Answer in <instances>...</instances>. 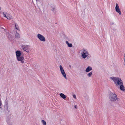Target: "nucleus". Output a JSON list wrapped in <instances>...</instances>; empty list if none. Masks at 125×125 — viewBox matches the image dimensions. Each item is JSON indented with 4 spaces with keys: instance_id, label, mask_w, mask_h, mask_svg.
Here are the masks:
<instances>
[{
    "instance_id": "a211bd4d",
    "label": "nucleus",
    "mask_w": 125,
    "mask_h": 125,
    "mask_svg": "<svg viewBox=\"0 0 125 125\" xmlns=\"http://www.w3.org/2000/svg\"><path fill=\"white\" fill-rule=\"evenodd\" d=\"M51 10L54 13H56L55 9V8H53L52 9H51Z\"/></svg>"
},
{
    "instance_id": "9b49d317",
    "label": "nucleus",
    "mask_w": 125,
    "mask_h": 125,
    "mask_svg": "<svg viewBox=\"0 0 125 125\" xmlns=\"http://www.w3.org/2000/svg\"><path fill=\"white\" fill-rule=\"evenodd\" d=\"M92 70V67L90 66H88L86 69L85 72H88L90 71H91Z\"/></svg>"
},
{
    "instance_id": "7ed1b4c3",
    "label": "nucleus",
    "mask_w": 125,
    "mask_h": 125,
    "mask_svg": "<svg viewBox=\"0 0 125 125\" xmlns=\"http://www.w3.org/2000/svg\"><path fill=\"white\" fill-rule=\"evenodd\" d=\"M110 79L113 81L114 83L117 86H119L123 84V81L119 77H110Z\"/></svg>"
},
{
    "instance_id": "ddd939ff",
    "label": "nucleus",
    "mask_w": 125,
    "mask_h": 125,
    "mask_svg": "<svg viewBox=\"0 0 125 125\" xmlns=\"http://www.w3.org/2000/svg\"><path fill=\"white\" fill-rule=\"evenodd\" d=\"M66 44L68 46L70 47H72L73 46V45L72 43H69L67 41L65 42Z\"/></svg>"
},
{
    "instance_id": "6ab92c4d",
    "label": "nucleus",
    "mask_w": 125,
    "mask_h": 125,
    "mask_svg": "<svg viewBox=\"0 0 125 125\" xmlns=\"http://www.w3.org/2000/svg\"><path fill=\"white\" fill-rule=\"evenodd\" d=\"M41 122L43 124V125H46V123L44 120H42Z\"/></svg>"
},
{
    "instance_id": "2eb2a0df",
    "label": "nucleus",
    "mask_w": 125,
    "mask_h": 125,
    "mask_svg": "<svg viewBox=\"0 0 125 125\" xmlns=\"http://www.w3.org/2000/svg\"><path fill=\"white\" fill-rule=\"evenodd\" d=\"M15 36L16 38H19L20 37V35L19 34L16 32L15 34Z\"/></svg>"
},
{
    "instance_id": "423d86ee",
    "label": "nucleus",
    "mask_w": 125,
    "mask_h": 125,
    "mask_svg": "<svg viewBox=\"0 0 125 125\" xmlns=\"http://www.w3.org/2000/svg\"><path fill=\"white\" fill-rule=\"evenodd\" d=\"M18 62H20L21 63H24V57L22 56H21L16 58Z\"/></svg>"
},
{
    "instance_id": "39448f33",
    "label": "nucleus",
    "mask_w": 125,
    "mask_h": 125,
    "mask_svg": "<svg viewBox=\"0 0 125 125\" xmlns=\"http://www.w3.org/2000/svg\"><path fill=\"white\" fill-rule=\"evenodd\" d=\"M37 37L42 42H44L46 41L45 37L40 34L38 33L37 34Z\"/></svg>"
},
{
    "instance_id": "4468645a",
    "label": "nucleus",
    "mask_w": 125,
    "mask_h": 125,
    "mask_svg": "<svg viewBox=\"0 0 125 125\" xmlns=\"http://www.w3.org/2000/svg\"><path fill=\"white\" fill-rule=\"evenodd\" d=\"M60 96L63 99H65L66 98V96L63 93H61L60 94Z\"/></svg>"
},
{
    "instance_id": "cd10ccee",
    "label": "nucleus",
    "mask_w": 125,
    "mask_h": 125,
    "mask_svg": "<svg viewBox=\"0 0 125 125\" xmlns=\"http://www.w3.org/2000/svg\"><path fill=\"white\" fill-rule=\"evenodd\" d=\"M36 1H38V0H36Z\"/></svg>"
},
{
    "instance_id": "4be33fe9",
    "label": "nucleus",
    "mask_w": 125,
    "mask_h": 125,
    "mask_svg": "<svg viewBox=\"0 0 125 125\" xmlns=\"http://www.w3.org/2000/svg\"><path fill=\"white\" fill-rule=\"evenodd\" d=\"M2 105V102L1 100H0V109H1V105Z\"/></svg>"
},
{
    "instance_id": "b1692460",
    "label": "nucleus",
    "mask_w": 125,
    "mask_h": 125,
    "mask_svg": "<svg viewBox=\"0 0 125 125\" xmlns=\"http://www.w3.org/2000/svg\"><path fill=\"white\" fill-rule=\"evenodd\" d=\"M77 106L76 105H75L74 106V108L76 109H77Z\"/></svg>"
},
{
    "instance_id": "1a4fd4ad",
    "label": "nucleus",
    "mask_w": 125,
    "mask_h": 125,
    "mask_svg": "<svg viewBox=\"0 0 125 125\" xmlns=\"http://www.w3.org/2000/svg\"><path fill=\"white\" fill-rule=\"evenodd\" d=\"M21 53L20 51H17L16 52V58L21 56Z\"/></svg>"
},
{
    "instance_id": "f03ea898",
    "label": "nucleus",
    "mask_w": 125,
    "mask_h": 125,
    "mask_svg": "<svg viewBox=\"0 0 125 125\" xmlns=\"http://www.w3.org/2000/svg\"><path fill=\"white\" fill-rule=\"evenodd\" d=\"M109 100L111 102H115L116 101H119V99L114 93L110 92L109 94Z\"/></svg>"
},
{
    "instance_id": "dca6fc26",
    "label": "nucleus",
    "mask_w": 125,
    "mask_h": 125,
    "mask_svg": "<svg viewBox=\"0 0 125 125\" xmlns=\"http://www.w3.org/2000/svg\"><path fill=\"white\" fill-rule=\"evenodd\" d=\"M15 28L16 29H17L18 30H19V26H18V24L16 23L15 24Z\"/></svg>"
},
{
    "instance_id": "393cba45",
    "label": "nucleus",
    "mask_w": 125,
    "mask_h": 125,
    "mask_svg": "<svg viewBox=\"0 0 125 125\" xmlns=\"http://www.w3.org/2000/svg\"><path fill=\"white\" fill-rule=\"evenodd\" d=\"M124 61L125 62L124 63V65L125 67V54H124Z\"/></svg>"
},
{
    "instance_id": "20e7f679",
    "label": "nucleus",
    "mask_w": 125,
    "mask_h": 125,
    "mask_svg": "<svg viewBox=\"0 0 125 125\" xmlns=\"http://www.w3.org/2000/svg\"><path fill=\"white\" fill-rule=\"evenodd\" d=\"M59 68L61 74L63 75V77L65 78V79H67V77L65 73V72L64 71L62 65H60V66Z\"/></svg>"
},
{
    "instance_id": "f257e3e1",
    "label": "nucleus",
    "mask_w": 125,
    "mask_h": 125,
    "mask_svg": "<svg viewBox=\"0 0 125 125\" xmlns=\"http://www.w3.org/2000/svg\"><path fill=\"white\" fill-rule=\"evenodd\" d=\"M79 55L84 59L88 58L89 55V52L86 49H82L79 52Z\"/></svg>"
},
{
    "instance_id": "f3484780",
    "label": "nucleus",
    "mask_w": 125,
    "mask_h": 125,
    "mask_svg": "<svg viewBox=\"0 0 125 125\" xmlns=\"http://www.w3.org/2000/svg\"><path fill=\"white\" fill-rule=\"evenodd\" d=\"M92 72H90L88 73L87 74V76L89 77H90L92 75Z\"/></svg>"
},
{
    "instance_id": "bb28decb",
    "label": "nucleus",
    "mask_w": 125,
    "mask_h": 125,
    "mask_svg": "<svg viewBox=\"0 0 125 125\" xmlns=\"http://www.w3.org/2000/svg\"><path fill=\"white\" fill-rule=\"evenodd\" d=\"M70 66V67H71V65H70V66Z\"/></svg>"
},
{
    "instance_id": "f8f14e48",
    "label": "nucleus",
    "mask_w": 125,
    "mask_h": 125,
    "mask_svg": "<svg viewBox=\"0 0 125 125\" xmlns=\"http://www.w3.org/2000/svg\"><path fill=\"white\" fill-rule=\"evenodd\" d=\"M6 18L9 20H10L12 19V16L8 13L7 14V17Z\"/></svg>"
},
{
    "instance_id": "9d476101",
    "label": "nucleus",
    "mask_w": 125,
    "mask_h": 125,
    "mask_svg": "<svg viewBox=\"0 0 125 125\" xmlns=\"http://www.w3.org/2000/svg\"><path fill=\"white\" fill-rule=\"evenodd\" d=\"M120 86V89L123 92H124L125 91V87L123 85V83L122 84H121L119 85Z\"/></svg>"
},
{
    "instance_id": "5701e85b",
    "label": "nucleus",
    "mask_w": 125,
    "mask_h": 125,
    "mask_svg": "<svg viewBox=\"0 0 125 125\" xmlns=\"http://www.w3.org/2000/svg\"><path fill=\"white\" fill-rule=\"evenodd\" d=\"M73 97L75 99H76V96L75 95V94H73Z\"/></svg>"
},
{
    "instance_id": "412c9836",
    "label": "nucleus",
    "mask_w": 125,
    "mask_h": 125,
    "mask_svg": "<svg viewBox=\"0 0 125 125\" xmlns=\"http://www.w3.org/2000/svg\"><path fill=\"white\" fill-rule=\"evenodd\" d=\"M7 13L6 12H3V15L4 16V17H7Z\"/></svg>"
},
{
    "instance_id": "a878e982",
    "label": "nucleus",
    "mask_w": 125,
    "mask_h": 125,
    "mask_svg": "<svg viewBox=\"0 0 125 125\" xmlns=\"http://www.w3.org/2000/svg\"><path fill=\"white\" fill-rule=\"evenodd\" d=\"M10 35L8 36V38H9L10 39Z\"/></svg>"
},
{
    "instance_id": "aec40b11",
    "label": "nucleus",
    "mask_w": 125,
    "mask_h": 125,
    "mask_svg": "<svg viewBox=\"0 0 125 125\" xmlns=\"http://www.w3.org/2000/svg\"><path fill=\"white\" fill-rule=\"evenodd\" d=\"M8 103H6L5 105V107H6V108L7 110H8Z\"/></svg>"
},
{
    "instance_id": "6e6552de",
    "label": "nucleus",
    "mask_w": 125,
    "mask_h": 125,
    "mask_svg": "<svg viewBox=\"0 0 125 125\" xmlns=\"http://www.w3.org/2000/svg\"><path fill=\"white\" fill-rule=\"evenodd\" d=\"M22 48L23 50H24L26 52H27L28 53H29V51H26V50H27L28 48V46L27 45L22 46Z\"/></svg>"
},
{
    "instance_id": "0eeeda50",
    "label": "nucleus",
    "mask_w": 125,
    "mask_h": 125,
    "mask_svg": "<svg viewBox=\"0 0 125 125\" xmlns=\"http://www.w3.org/2000/svg\"><path fill=\"white\" fill-rule=\"evenodd\" d=\"M115 10L120 15L121 14V11L119 6L117 3H116L115 4Z\"/></svg>"
}]
</instances>
